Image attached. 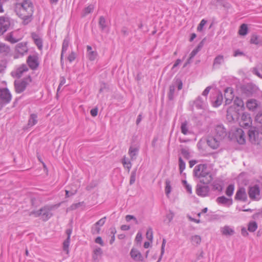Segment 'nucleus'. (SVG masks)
Returning <instances> with one entry per match:
<instances>
[{
    "label": "nucleus",
    "mask_w": 262,
    "mask_h": 262,
    "mask_svg": "<svg viewBox=\"0 0 262 262\" xmlns=\"http://www.w3.org/2000/svg\"><path fill=\"white\" fill-rule=\"evenodd\" d=\"M16 14L23 19L24 25L28 24L32 19L33 5L30 0H24L17 3L15 7Z\"/></svg>",
    "instance_id": "obj_1"
},
{
    "label": "nucleus",
    "mask_w": 262,
    "mask_h": 262,
    "mask_svg": "<svg viewBox=\"0 0 262 262\" xmlns=\"http://www.w3.org/2000/svg\"><path fill=\"white\" fill-rule=\"evenodd\" d=\"M193 175L204 184L210 183L213 180L212 174L205 164L196 165L193 169Z\"/></svg>",
    "instance_id": "obj_2"
},
{
    "label": "nucleus",
    "mask_w": 262,
    "mask_h": 262,
    "mask_svg": "<svg viewBox=\"0 0 262 262\" xmlns=\"http://www.w3.org/2000/svg\"><path fill=\"white\" fill-rule=\"evenodd\" d=\"M55 207V205L46 206L38 211H32L30 215H33L35 217H40L43 221H46L52 216L51 211Z\"/></svg>",
    "instance_id": "obj_3"
},
{
    "label": "nucleus",
    "mask_w": 262,
    "mask_h": 262,
    "mask_svg": "<svg viewBox=\"0 0 262 262\" xmlns=\"http://www.w3.org/2000/svg\"><path fill=\"white\" fill-rule=\"evenodd\" d=\"M30 76H28L22 79L21 81H15L14 86L17 93H20L25 91L27 86L31 82Z\"/></svg>",
    "instance_id": "obj_4"
},
{
    "label": "nucleus",
    "mask_w": 262,
    "mask_h": 262,
    "mask_svg": "<svg viewBox=\"0 0 262 262\" xmlns=\"http://www.w3.org/2000/svg\"><path fill=\"white\" fill-rule=\"evenodd\" d=\"M10 25V18L9 17H0V35H3L9 29Z\"/></svg>",
    "instance_id": "obj_5"
},
{
    "label": "nucleus",
    "mask_w": 262,
    "mask_h": 262,
    "mask_svg": "<svg viewBox=\"0 0 262 262\" xmlns=\"http://www.w3.org/2000/svg\"><path fill=\"white\" fill-rule=\"evenodd\" d=\"M249 198L252 200L257 201L260 199V189L257 185L250 186L248 188Z\"/></svg>",
    "instance_id": "obj_6"
},
{
    "label": "nucleus",
    "mask_w": 262,
    "mask_h": 262,
    "mask_svg": "<svg viewBox=\"0 0 262 262\" xmlns=\"http://www.w3.org/2000/svg\"><path fill=\"white\" fill-rule=\"evenodd\" d=\"M212 135L219 138V140H223L227 136V132L222 125H217L215 126Z\"/></svg>",
    "instance_id": "obj_7"
},
{
    "label": "nucleus",
    "mask_w": 262,
    "mask_h": 262,
    "mask_svg": "<svg viewBox=\"0 0 262 262\" xmlns=\"http://www.w3.org/2000/svg\"><path fill=\"white\" fill-rule=\"evenodd\" d=\"M239 124L242 127L246 128L250 127L252 124V120L250 115L246 113H243Z\"/></svg>",
    "instance_id": "obj_8"
},
{
    "label": "nucleus",
    "mask_w": 262,
    "mask_h": 262,
    "mask_svg": "<svg viewBox=\"0 0 262 262\" xmlns=\"http://www.w3.org/2000/svg\"><path fill=\"white\" fill-rule=\"evenodd\" d=\"M12 96L7 88L0 89V100L5 104L9 103L11 100Z\"/></svg>",
    "instance_id": "obj_9"
},
{
    "label": "nucleus",
    "mask_w": 262,
    "mask_h": 262,
    "mask_svg": "<svg viewBox=\"0 0 262 262\" xmlns=\"http://www.w3.org/2000/svg\"><path fill=\"white\" fill-rule=\"evenodd\" d=\"M262 135V124H257L254 128H251L249 130V136L251 140L255 141L258 135Z\"/></svg>",
    "instance_id": "obj_10"
},
{
    "label": "nucleus",
    "mask_w": 262,
    "mask_h": 262,
    "mask_svg": "<svg viewBox=\"0 0 262 262\" xmlns=\"http://www.w3.org/2000/svg\"><path fill=\"white\" fill-rule=\"evenodd\" d=\"M222 141V140H219V138L212 135L208 138L207 143L211 148L215 149L220 146Z\"/></svg>",
    "instance_id": "obj_11"
},
{
    "label": "nucleus",
    "mask_w": 262,
    "mask_h": 262,
    "mask_svg": "<svg viewBox=\"0 0 262 262\" xmlns=\"http://www.w3.org/2000/svg\"><path fill=\"white\" fill-rule=\"evenodd\" d=\"M27 62L29 67L32 70L37 69L39 66L38 58L36 55L29 56L27 60Z\"/></svg>",
    "instance_id": "obj_12"
},
{
    "label": "nucleus",
    "mask_w": 262,
    "mask_h": 262,
    "mask_svg": "<svg viewBox=\"0 0 262 262\" xmlns=\"http://www.w3.org/2000/svg\"><path fill=\"white\" fill-rule=\"evenodd\" d=\"M209 190V187L207 185L204 186L198 184L196 188V193L198 195L204 197L208 195Z\"/></svg>",
    "instance_id": "obj_13"
},
{
    "label": "nucleus",
    "mask_w": 262,
    "mask_h": 262,
    "mask_svg": "<svg viewBox=\"0 0 262 262\" xmlns=\"http://www.w3.org/2000/svg\"><path fill=\"white\" fill-rule=\"evenodd\" d=\"M130 257L136 261H143L144 258L141 252L135 248H133L130 252Z\"/></svg>",
    "instance_id": "obj_14"
},
{
    "label": "nucleus",
    "mask_w": 262,
    "mask_h": 262,
    "mask_svg": "<svg viewBox=\"0 0 262 262\" xmlns=\"http://www.w3.org/2000/svg\"><path fill=\"white\" fill-rule=\"evenodd\" d=\"M28 49L26 42H20L17 44L15 47V51L21 56L28 52Z\"/></svg>",
    "instance_id": "obj_15"
},
{
    "label": "nucleus",
    "mask_w": 262,
    "mask_h": 262,
    "mask_svg": "<svg viewBox=\"0 0 262 262\" xmlns=\"http://www.w3.org/2000/svg\"><path fill=\"white\" fill-rule=\"evenodd\" d=\"M233 91L231 88H227L225 90L224 97L225 99L226 104H229L231 103L234 98L233 94Z\"/></svg>",
    "instance_id": "obj_16"
},
{
    "label": "nucleus",
    "mask_w": 262,
    "mask_h": 262,
    "mask_svg": "<svg viewBox=\"0 0 262 262\" xmlns=\"http://www.w3.org/2000/svg\"><path fill=\"white\" fill-rule=\"evenodd\" d=\"M28 71V67L25 64H23L16 68L15 71L12 73L17 78L20 77L24 72Z\"/></svg>",
    "instance_id": "obj_17"
},
{
    "label": "nucleus",
    "mask_w": 262,
    "mask_h": 262,
    "mask_svg": "<svg viewBox=\"0 0 262 262\" xmlns=\"http://www.w3.org/2000/svg\"><path fill=\"white\" fill-rule=\"evenodd\" d=\"M247 197L245 189L244 188H240L236 192L235 199L240 201H246L247 200Z\"/></svg>",
    "instance_id": "obj_18"
},
{
    "label": "nucleus",
    "mask_w": 262,
    "mask_h": 262,
    "mask_svg": "<svg viewBox=\"0 0 262 262\" xmlns=\"http://www.w3.org/2000/svg\"><path fill=\"white\" fill-rule=\"evenodd\" d=\"M206 98H202L199 96L194 101V103L198 108L204 109L206 105Z\"/></svg>",
    "instance_id": "obj_19"
},
{
    "label": "nucleus",
    "mask_w": 262,
    "mask_h": 262,
    "mask_svg": "<svg viewBox=\"0 0 262 262\" xmlns=\"http://www.w3.org/2000/svg\"><path fill=\"white\" fill-rule=\"evenodd\" d=\"M222 234L225 236H232L235 233L233 228L229 226H225L221 228Z\"/></svg>",
    "instance_id": "obj_20"
},
{
    "label": "nucleus",
    "mask_w": 262,
    "mask_h": 262,
    "mask_svg": "<svg viewBox=\"0 0 262 262\" xmlns=\"http://www.w3.org/2000/svg\"><path fill=\"white\" fill-rule=\"evenodd\" d=\"M216 201L219 204H222L228 206L232 204V200L231 199H228L224 196L218 197Z\"/></svg>",
    "instance_id": "obj_21"
},
{
    "label": "nucleus",
    "mask_w": 262,
    "mask_h": 262,
    "mask_svg": "<svg viewBox=\"0 0 262 262\" xmlns=\"http://www.w3.org/2000/svg\"><path fill=\"white\" fill-rule=\"evenodd\" d=\"M87 57L90 61L95 60L97 56L98 53L96 51H92V47L90 46H87Z\"/></svg>",
    "instance_id": "obj_22"
},
{
    "label": "nucleus",
    "mask_w": 262,
    "mask_h": 262,
    "mask_svg": "<svg viewBox=\"0 0 262 262\" xmlns=\"http://www.w3.org/2000/svg\"><path fill=\"white\" fill-rule=\"evenodd\" d=\"M31 36L38 48L41 50L42 48V40L41 38L39 35L35 33H32L31 34Z\"/></svg>",
    "instance_id": "obj_23"
},
{
    "label": "nucleus",
    "mask_w": 262,
    "mask_h": 262,
    "mask_svg": "<svg viewBox=\"0 0 262 262\" xmlns=\"http://www.w3.org/2000/svg\"><path fill=\"white\" fill-rule=\"evenodd\" d=\"M237 141L240 144H243L245 143V138L244 132L242 129H238L235 135Z\"/></svg>",
    "instance_id": "obj_24"
},
{
    "label": "nucleus",
    "mask_w": 262,
    "mask_h": 262,
    "mask_svg": "<svg viewBox=\"0 0 262 262\" xmlns=\"http://www.w3.org/2000/svg\"><path fill=\"white\" fill-rule=\"evenodd\" d=\"M224 62V57L222 55H217L214 59L213 68H217Z\"/></svg>",
    "instance_id": "obj_25"
},
{
    "label": "nucleus",
    "mask_w": 262,
    "mask_h": 262,
    "mask_svg": "<svg viewBox=\"0 0 262 262\" xmlns=\"http://www.w3.org/2000/svg\"><path fill=\"white\" fill-rule=\"evenodd\" d=\"M258 104L255 99H250L246 103V106L249 110L253 111L257 107Z\"/></svg>",
    "instance_id": "obj_26"
},
{
    "label": "nucleus",
    "mask_w": 262,
    "mask_h": 262,
    "mask_svg": "<svg viewBox=\"0 0 262 262\" xmlns=\"http://www.w3.org/2000/svg\"><path fill=\"white\" fill-rule=\"evenodd\" d=\"M37 123V116L36 114H31L28 122V126L29 127H32Z\"/></svg>",
    "instance_id": "obj_27"
},
{
    "label": "nucleus",
    "mask_w": 262,
    "mask_h": 262,
    "mask_svg": "<svg viewBox=\"0 0 262 262\" xmlns=\"http://www.w3.org/2000/svg\"><path fill=\"white\" fill-rule=\"evenodd\" d=\"M10 51L9 47L2 42H0V54L3 55H7Z\"/></svg>",
    "instance_id": "obj_28"
},
{
    "label": "nucleus",
    "mask_w": 262,
    "mask_h": 262,
    "mask_svg": "<svg viewBox=\"0 0 262 262\" xmlns=\"http://www.w3.org/2000/svg\"><path fill=\"white\" fill-rule=\"evenodd\" d=\"M250 43L256 45L262 46V39L256 35H253L250 39Z\"/></svg>",
    "instance_id": "obj_29"
},
{
    "label": "nucleus",
    "mask_w": 262,
    "mask_h": 262,
    "mask_svg": "<svg viewBox=\"0 0 262 262\" xmlns=\"http://www.w3.org/2000/svg\"><path fill=\"white\" fill-rule=\"evenodd\" d=\"M212 186L214 190L221 191L223 190V182L221 181L216 180L214 181Z\"/></svg>",
    "instance_id": "obj_30"
},
{
    "label": "nucleus",
    "mask_w": 262,
    "mask_h": 262,
    "mask_svg": "<svg viewBox=\"0 0 262 262\" xmlns=\"http://www.w3.org/2000/svg\"><path fill=\"white\" fill-rule=\"evenodd\" d=\"M138 150L139 149L137 147H134L133 146L130 147L128 150V154L132 160L136 159Z\"/></svg>",
    "instance_id": "obj_31"
},
{
    "label": "nucleus",
    "mask_w": 262,
    "mask_h": 262,
    "mask_svg": "<svg viewBox=\"0 0 262 262\" xmlns=\"http://www.w3.org/2000/svg\"><path fill=\"white\" fill-rule=\"evenodd\" d=\"M223 100V97L222 94L221 92H220L217 95L215 100L213 102V106L217 107L220 106L222 104Z\"/></svg>",
    "instance_id": "obj_32"
},
{
    "label": "nucleus",
    "mask_w": 262,
    "mask_h": 262,
    "mask_svg": "<svg viewBox=\"0 0 262 262\" xmlns=\"http://www.w3.org/2000/svg\"><path fill=\"white\" fill-rule=\"evenodd\" d=\"M258 225L255 221H250L248 224V230L250 232H254L257 229Z\"/></svg>",
    "instance_id": "obj_33"
},
{
    "label": "nucleus",
    "mask_w": 262,
    "mask_h": 262,
    "mask_svg": "<svg viewBox=\"0 0 262 262\" xmlns=\"http://www.w3.org/2000/svg\"><path fill=\"white\" fill-rule=\"evenodd\" d=\"M191 242L193 245L198 246L201 242V237L200 235H195L191 237Z\"/></svg>",
    "instance_id": "obj_34"
},
{
    "label": "nucleus",
    "mask_w": 262,
    "mask_h": 262,
    "mask_svg": "<svg viewBox=\"0 0 262 262\" xmlns=\"http://www.w3.org/2000/svg\"><path fill=\"white\" fill-rule=\"evenodd\" d=\"M102 254V249L100 248H96L93 251V258L94 260L98 259V257H100Z\"/></svg>",
    "instance_id": "obj_35"
},
{
    "label": "nucleus",
    "mask_w": 262,
    "mask_h": 262,
    "mask_svg": "<svg viewBox=\"0 0 262 262\" xmlns=\"http://www.w3.org/2000/svg\"><path fill=\"white\" fill-rule=\"evenodd\" d=\"M176 85L172 84L169 86V91L168 94V99L170 100H172L174 96Z\"/></svg>",
    "instance_id": "obj_36"
},
{
    "label": "nucleus",
    "mask_w": 262,
    "mask_h": 262,
    "mask_svg": "<svg viewBox=\"0 0 262 262\" xmlns=\"http://www.w3.org/2000/svg\"><path fill=\"white\" fill-rule=\"evenodd\" d=\"M248 33V27L246 24H242L239 29L238 33L242 36L246 35Z\"/></svg>",
    "instance_id": "obj_37"
},
{
    "label": "nucleus",
    "mask_w": 262,
    "mask_h": 262,
    "mask_svg": "<svg viewBox=\"0 0 262 262\" xmlns=\"http://www.w3.org/2000/svg\"><path fill=\"white\" fill-rule=\"evenodd\" d=\"M165 193L166 195L168 196L169 194L171 192V182L169 180L167 179L165 181Z\"/></svg>",
    "instance_id": "obj_38"
},
{
    "label": "nucleus",
    "mask_w": 262,
    "mask_h": 262,
    "mask_svg": "<svg viewBox=\"0 0 262 262\" xmlns=\"http://www.w3.org/2000/svg\"><path fill=\"white\" fill-rule=\"evenodd\" d=\"M94 9V6L93 5H90L87 7L85 8L83 10L82 15V16H85L88 14L91 13Z\"/></svg>",
    "instance_id": "obj_39"
},
{
    "label": "nucleus",
    "mask_w": 262,
    "mask_h": 262,
    "mask_svg": "<svg viewBox=\"0 0 262 262\" xmlns=\"http://www.w3.org/2000/svg\"><path fill=\"white\" fill-rule=\"evenodd\" d=\"M122 163L124 167L127 168L129 171L132 167L131 162L129 160H127L126 157H124L122 160Z\"/></svg>",
    "instance_id": "obj_40"
},
{
    "label": "nucleus",
    "mask_w": 262,
    "mask_h": 262,
    "mask_svg": "<svg viewBox=\"0 0 262 262\" xmlns=\"http://www.w3.org/2000/svg\"><path fill=\"white\" fill-rule=\"evenodd\" d=\"M69 44V40L68 38H66L63 41L62 47V51L61 52L62 54H64L67 50H68Z\"/></svg>",
    "instance_id": "obj_41"
},
{
    "label": "nucleus",
    "mask_w": 262,
    "mask_h": 262,
    "mask_svg": "<svg viewBox=\"0 0 262 262\" xmlns=\"http://www.w3.org/2000/svg\"><path fill=\"white\" fill-rule=\"evenodd\" d=\"M181 153L183 155V156L186 158V159H188L190 158V152L189 150L187 148H183L181 149Z\"/></svg>",
    "instance_id": "obj_42"
},
{
    "label": "nucleus",
    "mask_w": 262,
    "mask_h": 262,
    "mask_svg": "<svg viewBox=\"0 0 262 262\" xmlns=\"http://www.w3.org/2000/svg\"><path fill=\"white\" fill-rule=\"evenodd\" d=\"M70 238H68L64 241L63 243V250L66 252L67 254L69 253V247L70 245Z\"/></svg>",
    "instance_id": "obj_43"
},
{
    "label": "nucleus",
    "mask_w": 262,
    "mask_h": 262,
    "mask_svg": "<svg viewBox=\"0 0 262 262\" xmlns=\"http://www.w3.org/2000/svg\"><path fill=\"white\" fill-rule=\"evenodd\" d=\"M234 189V186L232 184L229 185L226 190V195L228 196H231L233 193Z\"/></svg>",
    "instance_id": "obj_44"
},
{
    "label": "nucleus",
    "mask_w": 262,
    "mask_h": 262,
    "mask_svg": "<svg viewBox=\"0 0 262 262\" xmlns=\"http://www.w3.org/2000/svg\"><path fill=\"white\" fill-rule=\"evenodd\" d=\"M181 132L184 134L187 135L188 132V128L187 126V123L186 122H183L181 126Z\"/></svg>",
    "instance_id": "obj_45"
},
{
    "label": "nucleus",
    "mask_w": 262,
    "mask_h": 262,
    "mask_svg": "<svg viewBox=\"0 0 262 262\" xmlns=\"http://www.w3.org/2000/svg\"><path fill=\"white\" fill-rule=\"evenodd\" d=\"M234 104L237 106L241 107L242 108H243L244 105V102L242 99L238 97H236L234 99Z\"/></svg>",
    "instance_id": "obj_46"
},
{
    "label": "nucleus",
    "mask_w": 262,
    "mask_h": 262,
    "mask_svg": "<svg viewBox=\"0 0 262 262\" xmlns=\"http://www.w3.org/2000/svg\"><path fill=\"white\" fill-rule=\"evenodd\" d=\"M179 166L180 173H182L185 168V163L183 161L181 157L179 158Z\"/></svg>",
    "instance_id": "obj_47"
},
{
    "label": "nucleus",
    "mask_w": 262,
    "mask_h": 262,
    "mask_svg": "<svg viewBox=\"0 0 262 262\" xmlns=\"http://www.w3.org/2000/svg\"><path fill=\"white\" fill-rule=\"evenodd\" d=\"M99 25L102 30L106 28V21L103 16L100 17Z\"/></svg>",
    "instance_id": "obj_48"
},
{
    "label": "nucleus",
    "mask_w": 262,
    "mask_h": 262,
    "mask_svg": "<svg viewBox=\"0 0 262 262\" xmlns=\"http://www.w3.org/2000/svg\"><path fill=\"white\" fill-rule=\"evenodd\" d=\"M182 183L184 186L185 187V189H186L187 191L190 194L192 193V188L191 185L188 184L186 180H183Z\"/></svg>",
    "instance_id": "obj_49"
},
{
    "label": "nucleus",
    "mask_w": 262,
    "mask_h": 262,
    "mask_svg": "<svg viewBox=\"0 0 262 262\" xmlns=\"http://www.w3.org/2000/svg\"><path fill=\"white\" fill-rule=\"evenodd\" d=\"M136 171H137V169H135L131 173V175H130V181H129L130 185H133L135 182L136 177Z\"/></svg>",
    "instance_id": "obj_50"
},
{
    "label": "nucleus",
    "mask_w": 262,
    "mask_h": 262,
    "mask_svg": "<svg viewBox=\"0 0 262 262\" xmlns=\"http://www.w3.org/2000/svg\"><path fill=\"white\" fill-rule=\"evenodd\" d=\"M100 231V228L95 224L92 227L91 232L93 234H99Z\"/></svg>",
    "instance_id": "obj_51"
},
{
    "label": "nucleus",
    "mask_w": 262,
    "mask_h": 262,
    "mask_svg": "<svg viewBox=\"0 0 262 262\" xmlns=\"http://www.w3.org/2000/svg\"><path fill=\"white\" fill-rule=\"evenodd\" d=\"M146 238L149 239V241H152V238H153V235H152V228H148L147 230V232H146Z\"/></svg>",
    "instance_id": "obj_52"
},
{
    "label": "nucleus",
    "mask_w": 262,
    "mask_h": 262,
    "mask_svg": "<svg viewBox=\"0 0 262 262\" xmlns=\"http://www.w3.org/2000/svg\"><path fill=\"white\" fill-rule=\"evenodd\" d=\"M255 121L257 124H262V111L259 112L255 117Z\"/></svg>",
    "instance_id": "obj_53"
},
{
    "label": "nucleus",
    "mask_w": 262,
    "mask_h": 262,
    "mask_svg": "<svg viewBox=\"0 0 262 262\" xmlns=\"http://www.w3.org/2000/svg\"><path fill=\"white\" fill-rule=\"evenodd\" d=\"M106 221V217H104L100 219L98 222H97L95 224L96 226H99L100 228L102 227L105 223Z\"/></svg>",
    "instance_id": "obj_54"
},
{
    "label": "nucleus",
    "mask_w": 262,
    "mask_h": 262,
    "mask_svg": "<svg viewBox=\"0 0 262 262\" xmlns=\"http://www.w3.org/2000/svg\"><path fill=\"white\" fill-rule=\"evenodd\" d=\"M6 68V62L4 60H2L0 62V73H2L4 72Z\"/></svg>",
    "instance_id": "obj_55"
},
{
    "label": "nucleus",
    "mask_w": 262,
    "mask_h": 262,
    "mask_svg": "<svg viewBox=\"0 0 262 262\" xmlns=\"http://www.w3.org/2000/svg\"><path fill=\"white\" fill-rule=\"evenodd\" d=\"M166 239H163V241H162V247H161V256L158 260V261L157 262H159V261L161 260V258H162V256L163 255V254H164V247H165V244H166Z\"/></svg>",
    "instance_id": "obj_56"
},
{
    "label": "nucleus",
    "mask_w": 262,
    "mask_h": 262,
    "mask_svg": "<svg viewBox=\"0 0 262 262\" xmlns=\"http://www.w3.org/2000/svg\"><path fill=\"white\" fill-rule=\"evenodd\" d=\"M174 217V214L171 211H170L169 213H168L166 216V220L168 221V223H170L173 219Z\"/></svg>",
    "instance_id": "obj_57"
},
{
    "label": "nucleus",
    "mask_w": 262,
    "mask_h": 262,
    "mask_svg": "<svg viewBox=\"0 0 262 262\" xmlns=\"http://www.w3.org/2000/svg\"><path fill=\"white\" fill-rule=\"evenodd\" d=\"M206 20H205V19H202L198 27V31H201L202 30L204 25L206 24Z\"/></svg>",
    "instance_id": "obj_58"
},
{
    "label": "nucleus",
    "mask_w": 262,
    "mask_h": 262,
    "mask_svg": "<svg viewBox=\"0 0 262 262\" xmlns=\"http://www.w3.org/2000/svg\"><path fill=\"white\" fill-rule=\"evenodd\" d=\"M66 79L64 77H62L60 78V83H59V85L58 86V88L57 89V92H59L60 90V88L61 87L66 83Z\"/></svg>",
    "instance_id": "obj_59"
},
{
    "label": "nucleus",
    "mask_w": 262,
    "mask_h": 262,
    "mask_svg": "<svg viewBox=\"0 0 262 262\" xmlns=\"http://www.w3.org/2000/svg\"><path fill=\"white\" fill-rule=\"evenodd\" d=\"M7 40L11 43H15L18 41V39L14 38L11 34H10L7 37Z\"/></svg>",
    "instance_id": "obj_60"
},
{
    "label": "nucleus",
    "mask_w": 262,
    "mask_h": 262,
    "mask_svg": "<svg viewBox=\"0 0 262 262\" xmlns=\"http://www.w3.org/2000/svg\"><path fill=\"white\" fill-rule=\"evenodd\" d=\"M76 58V55L74 52H72L68 56V59L70 62H72Z\"/></svg>",
    "instance_id": "obj_61"
},
{
    "label": "nucleus",
    "mask_w": 262,
    "mask_h": 262,
    "mask_svg": "<svg viewBox=\"0 0 262 262\" xmlns=\"http://www.w3.org/2000/svg\"><path fill=\"white\" fill-rule=\"evenodd\" d=\"M211 86H207L205 89V90L203 92L202 95L204 97V98H207V96L208 94V93H209L210 90H211Z\"/></svg>",
    "instance_id": "obj_62"
},
{
    "label": "nucleus",
    "mask_w": 262,
    "mask_h": 262,
    "mask_svg": "<svg viewBox=\"0 0 262 262\" xmlns=\"http://www.w3.org/2000/svg\"><path fill=\"white\" fill-rule=\"evenodd\" d=\"M142 239V235L141 232H139L137 234L135 240L137 243H141Z\"/></svg>",
    "instance_id": "obj_63"
},
{
    "label": "nucleus",
    "mask_w": 262,
    "mask_h": 262,
    "mask_svg": "<svg viewBox=\"0 0 262 262\" xmlns=\"http://www.w3.org/2000/svg\"><path fill=\"white\" fill-rule=\"evenodd\" d=\"M125 219L127 222H129L131 220H134L136 222V223H137V220L136 218L133 215H127L125 216Z\"/></svg>",
    "instance_id": "obj_64"
}]
</instances>
